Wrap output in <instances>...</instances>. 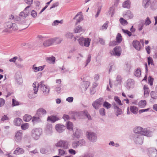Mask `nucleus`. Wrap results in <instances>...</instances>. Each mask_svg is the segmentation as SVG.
I'll use <instances>...</instances> for the list:
<instances>
[{
  "mask_svg": "<svg viewBox=\"0 0 157 157\" xmlns=\"http://www.w3.org/2000/svg\"><path fill=\"white\" fill-rule=\"evenodd\" d=\"M134 132L135 133L140 134L147 137H151L153 135L152 132L149 130L140 126L135 127L134 129Z\"/></svg>",
  "mask_w": 157,
  "mask_h": 157,
  "instance_id": "f257e3e1",
  "label": "nucleus"
},
{
  "mask_svg": "<svg viewBox=\"0 0 157 157\" xmlns=\"http://www.w3.org/2000/svg\"><path fill=\"white\" fill-rule=\"evenodd\" d=\"M42 131L40 128H37L33 129L30 133L31 136L35 140H38L42 134Z\"/></svg>",
  "mask_w": 157,
  "mask_h": 157,
  "instance_id": "f03ea898",
  "label": "nucleus"
},
{
  "mask_svg": "<svg viewBox=\"0 0 157 157\" xmlns=\"http://www.w3.org/2000/svg\"><path fill=\"white\" fill-rule=\"evenodd\" d=\"M37 86H38L39 88H40L41 90L43 92L45 95H48L49 93L50 88L44 84L43 81H41L39 83H38Z\"/></svg>",
  "mask_w": 157,
  "mask_h": 157,
  "instance_id": "7ed1b4c3",
  "label": "nucleus"
},
{
  "mask_svg": "<svg viewBox=\"0 0 157 157\" xmlns=\"http://www.w3.org/2000/svg\"><path fill=\"white\" fill-rule=\"evenodd\" d=\"M57 147H59L63 148V149H66L69 148L70 144L69 142L67 140H60L55 144Z\"/></svg>",
  "mask_w": 157,
  "mask_h": 157,
  "instance_id": "20e7f679",
  "label": "nucleus"
},
{
  "mask_svg": "<svg viewBox=\"0 0 157 157\" xmlns=\"http://www.w3.org/2000/svg\"><path fill=\"white\" fill-rule=\"evenodd\" d=\"M38 82H34L33 84V89L30 90L29 92V97L30 98H35L36 96V94H37L38 91V87L37 86Z\"/></svg>",
  "mask_w": 157,
  "mask_h": 157,
  "instance_id": "39448f33",
  "label": "nucleus"
},
{
  "mask_svg": "<svg viewBox=\"0 0 157 157\" xmlns=\"http://www.w3.org/2000/svg\"><path fill=\"white\" fill-rule=\"evenodd\" d=\"M91 40L88 38H85L83 37H80L78 39V42L79 44L82 46L88 47L90 45Z\"/></svg>",
  "mask_w": 157,
  "mask_h": 157,
  "instance_id": "423d86ee",
  "label": "nucleus"
},
{
  "mask_svg": "<svg viewBox=\"0 0 157 157\" xmlns=\"http://www.w3.org/2000/svg\"><path fill=\"white\" fill-rule=\"evenodd\" d=\"M135 144H142L143 142V137L140 135H135L133 139Z\"/></svg>",
  "mask_w": 157,
  "mask_h": 157,
  "instance_id": "0eeeda50",
  "label": "nucleus"
},
{
  "mask_svg": "<svg viewBox=\"0 0 157 157\" xmlns=\"http://www.w3.org/2000/svg\"><path fill=\"white\" fill-rule=\"evenodd\" d=\"M104 99L102 98H100L94 101L92 103V106L96 109L99 108L103 101Z\"/></svg>",
  "mask_w": 157,
  "mask_h": 157,
  "instance_id": "6e6552de",
  "label": "nucleus"
},
{
  "mask_svg": "<svg viewBox=\"0 0 157 157\" xmlns=\"http://www.w3.org/2000/svg\"><path fill=\"white\" fill-rule=\"evenodd\" d=\"M87 137L89 140L92 142H95L97 140V136L96 133L94 132H87Z\"/></svg>",
  "mask_w": 157,
  "mask_h": 157,
  "instance_id": "1a4fd4ad",
  "label": "nucleus"
},
{
  "mask_svg": "<svg viewBox=\"0 0 157 157\" xmlns=\"http://www.w3.org/2000/svg\"><path fill=\"white\" fill-rule=\"evenodd\" d=\"M22 130H18L14 134V140L17 142L21 141L22 138Z\"/></svg>",
  "mask_w": 157,
  "mask_h": 157,
  "instance_id": "9d476101",
  "label": "nucleus"
},
{
  "mask_svg": "<svg viewBox=\"0 0 157 157\" xmlns=\"http://www.w3.org/2000/svg\"><path fill=\"white\" fill-rule=\"evenodd\" d=\"M90 83L89 82L83 80L81 83L80 88L82 91H86L90 86Z\"/></svg>",
  "mask_w": 157,
  "mask_h": 157,
  "instance_id": "9b49d317",
  "label": "nucleus"
},
{
  "mask_svg": "<svg viewBox=\"0 0 157 157\" xmlns=\"http://www.w3.org/2000/svg\"><path fill=\"white\" fill-rule=\"evenodd\" d=\"M125 86L128 90L133 88L134 86V82L133 79H128L125 84Z\"/></svg>",
  "mask_w": 157,
  "mask_h": 157,
  "instance_id": "f8f14e48",
  "label": "nucleus"
},
{
  "mask_svg": "<svg viewBox=\"0 0 157 157\" xmlns=\"http://www.w3.org/2000/svg\"><path fill=\"white\" fill-rule=\"evenodd\" d=\"M148 154L150 157H157V150L154 148H149Z\"/></svg>",
  "mask_w": 157,
  "mask_h": 157,
  "instance_id": "ddd939ff",
  "label": "nucleus"
},
{
  "mask_svg": "<svg viewBox=\"0 0 157 157\" xmlns=\"http://www.w3.org/2000/svg\"><path fill=\"white\" fill-rule=\"evenodd\" d=\"M112 105L115 110V114L117 116H118L119 115H121L122 113V110L117 106L115 102H113Z\"/></svg>",
  "mask_w": 157,
  "mask_h": 157,
  "instance_id": "4468645a",
  "label": "nucleus"
},
{
  "mask_svg": "<svg viewBox=\"0 0 157 157\" xmlns=\"http://www.w3.org/2000/svg\"><path fill=\"white\" fill-rule=\"evenodd\" d=\"M46 113V111L43 108H40L37 110L35 116L41 117L43 115H45Z\"/></svg>",
  "mask_w": 157,
  "mask_h": 157,
  "instance_id": "2eb2a0df",
  "label": "nucleus"
},
{
  "mask_svg": "<svg viewBox=\"0 0 157 157\" xmlns=\"http://www.w3.org/2000/svg\"><path fill=\"white\" fill-rule=\"evenodd\" d=\"M73 134L74 137L77 138H79L82 135V131L80 129L76 128L73 130Z\"/></svg>",
  "mask_w": 157,
  "mask_h": 157,
  "instance_id": "dca6fc26",
  "label": "nucleus"
},
{
  "mask_svg": "<svg viewBox=\"0 0 157 157\" xmlns=\"http://www.w3.org/2000/svg\"><path fill=\"white\" fill-rule=\"evenodd\" d=\"M45 132L46 134L49 136L52 135L53 133L52 126L51 124H48L46 126Z\"/></svg>",
  "mask_w": 157,
  "mask_h": 157,
  "instance_id": "f3484780",
  "label": "nucleus"
},
{
  "mask_svg": "<svg viewBox=\"0 0 157 157\" xmlns=\"http://www.w3.org/2000/svg\"><path fill=\"white\" fill-rule=\"evenodd\" d=\"M55 128L57 132L60 133L64 130L65 127L62 124H59L56 125Z\"/></svg>",
  "mask_w": 157,
  "mask_h": 157,
  "instance_id": "a211bd4d",
  "label": "nucleus"
},
{
  "mask_svg": "<svg viewBox=\"0 0 157 157\" xmlns=\"http://www.w3.org/2000/svg\"><path fill=\"white\" fill-rule=\"evenodd\" d=\"M81 13V12L78 13L74 18V19L77 18L76 22L75 23L76 25H77L78 23H80V21L83 19V16Z\"/></svg>",
  "mask_w": 157,
  "mask_h": 157,
  "instance_id": "6ab92c4d",
  "label": "nucleus"
},
{
  "mask_svg": "<svg viewBox=\"0 0 157 157\" xmlns=\"http://www.w3.org/2000/svg\"><path fill=\"white\" fill-rule=\"evenodd\" d=\"M132 45L137 50H140L141 48V45L140 42L136 40H134L132 42Z\"/></svg>",
  "mask_w": 157,
  "mask_h": 157,
  "instance_id": "aec40b11",
  "label": "nucleus"
},
{
  "mask_svg": "<svg viewBox=\"0 0 157 157\" xmlns=\"http://www.w3.org/2000/svg\"><path fill=\"white\" fill-rule=\"evenodd\" d=\"M13 25V23L10 22L6 23L5 25V31L6 32H11V28Z\"/></svg>",
  "mask_w": 157,
  "mask_h": 157,
  "instance_id": "412c9836",
  "label": "nucleus"
},
{
  "mask_svg": "<svg viewBox=\"0 0 157 157\" xmlns=\"http://www.w3.org/2000/svg\"><path fill=\"white\" fill-rule=\"evenodd\" d=\"M144 97L145 98H147L149 95L150 92L149 89L147 85H145L144 86Z\"/></svg>",
  "mask_w": 157,
  "mask_h": 157,
  "instance_id": "4be33fe9",
  "label": "nucleus"
},
{
  "mask_svg": "<svg viewBox=\"0 0 157 157\" xmlns=\"http://www.w3.org/2000/svg\"><path fill=\"white\" fill-rule=\"evenodd\" d=\"M120 47L117 46L113 49V55L116 56H119L121 55Z\"/></svg>",
  "mask_w": 157,
  "mask_h": 157,
  "instance_id": "5701e85b",
  "label": "nucleus"
},
{
  "mask_svg": "<svg viewBox=\"0 0 157 157\" xmlns=\"http://www.w3.org/2000/svg\"><path fill=\"white\" fill-rule=\"evenodd\" d=\"M53 40L52 39L47 40L44 42L43 44L45 47L50 46L53 44Z\"/></svg>",
  "mask_w": 157,
  "mask_h": 157,
  "instance_id": "b1692460",
  "label": "nucleus"
},
{
  "mask_svg": "<svg viewBox=\"0 0 157 157\" xmlns=\"http://www.w3.org/2000/svg\"><path fill=\"white\" fill-rule=\"evenodd\" d=\"M24 152V149L21 148L17 147L16 149L14 151V154L16 155H18L21 154H22Z\"/></svg>",
  "mask_w": 157,
  "mask_h": 157,
  "instance_id": "393cba45",
  "label": "nucleus"
},
{
  "mask_svg": "<svg viewBox=\"0 0 157 157\" xmlns=\"http://www.w3.org/2000/svg\"><path fill=\"white\" fill-rule=\"evenodd\" d=\"M40 118L41 117H40L36 116L33 117L32 118V121L33 123L34 124L42 122Z\"/></svg>",
  "mask_w": 157,
  "mask_h": 157,
  "instance_id": "a878e982",
  "label": "nucleus"
},
{
  "mask_svg": "<svg viewBox=\"0 0 157 157\" xmlns=\"http://www.w3.org/2000/svg\"><path fill=\"white\" fill-rule=\"evenodd\" d=\"M59 118L56 116H51L48 117L47 119V121H50L52 123H54L56 121L58 120Z\"/></svg>",
  "mask_w": 157,
  "mask_h": 157,
  "instance_id": "bb28decb",
  "label": "nucleus"
},
{
  "mask_svg": "<svg viewBox=\"0 0 157 157\" xmlns=\"http://www.w3.org/2000/svg\"><path fill=\"white\" fill-rule=\"evenodd\" d=\"M22 122V120L19 118H15L13 121L14 124L17 126H20Z\"/></svg>",
  "mask_w": 157,
  "mask_h": 157,
  "instance_id": "cd10ccee",
  "label": "nucleus"
},
{
  "mask_svg": "<svg viewBox=\"0 0 157 157\" xmlns=\"http://www.w3.org/2000/svg\"><path fill=\"white\" fill-rule=\"evenodd\" d=\"M130 110L131 112L135 114H136L137 113L138 108L135 106H130Z\"/></svg>",
  "mask_w": 157,
  "mask_h": 157,
  "instance_id": "c85d7f7f",
  "label": "nucleus"
},
{
  "mask_svg": "<svg viewBox=\"0 0 157 157\" xmlns=\"http://www.w3.org/2000/svg\"><path fill=\"white\" fill-rule=\"evenodd\" d=\"M44 68V67L43 66H40L39 67H36L35 65L33 66V69L35 72H37L42 71Z\"/></svg>",
  "mask_w": 157,
  "mask_h": 157,
  "instance_id": "c756f323",
  "label": "nucleus"
},
{
  "mask_svg": "<svg viewBox=\"0 0 157 157\" xmlns=\"http://www.w3.org/2000/svg\"><path fill=\"white\" fill-rule=\"evenodd\" d=\"M58 155L60 156H63L67 155V153L64 149L60 148L58 150Z\"/></svg>",
  "mask_w": 157,
  "mask_h": 157,
  "instance_id": "7c9ffc66",
  "label": "nucleus"
},
{
  "mask_svg": "<svg viewBox=\"0 0 157 157\" xmlns=\"http://www.w3.org/2000/svg\"><path fill=\"white\" fill-rule=\"evenodd\" d=\"M32 118L31 115L28 114H25L24 116L23 120L26 122H29Z\"/></svg>",
  "mask_w": 157,
  "mask_h": 157,
  "instance_id": "2f4dec72",
  "label": "nucleus"
},
{
  "mask_svg": "<svg viewBox=\"0 0 157 157\" xmlns=\"http://www.w3.org/2000/svg\"><path fill=\"white\" fill-rule=\"evenodd\" d=\"M151 0H143V5L145 8H147L150 3Z\"/></svg>",
  "mask_w": 157,
  "mask_h": 157,
  "instance_id": "473e14b6",
  "label": "nucleus"
},
{
  "mask_svg": "<svg viewBox=\"0 0 157 157\" xmlns=\"http://www.w3.org/2000/svg\"><path fill=\"white\" fill-rule=\"evenodd\" d=\"M67 128L69 130H73V124L72 122L68 121L67 123Z\"/></svg>",
  "mask_w": 157,
  "mask_h": 157,
  "instance_id": "72a5a7b5",
  "label": "nucleus"
},
{
  "mask_svg": "<svg viewBox=\"0 0 157 157\" xmlns=\"http://www.w3.org/2000/svg\"><path fill=\"white\" fill-rule=\"evenodd\" d=\"M146 105V101L145 100H141L139 102V106L141 108H144Z\"/></svg>",
  "mask_w": 157,
  "mask_h": 157,
  "instance_id": "f704fd0d",
  "label": "nucleus"
},
{
  "mask_svg": "<svg viewBox=\"0 0 157 157\" xmlns=\"http://www.w3.org/2000/svg\"><path fill=\"white\" fill-rule=\"evenodd\" d=\"M130 3L129 0L126 1L123 3V6L124 8H128L130 7Z\"/></svg>",
  "mask_w": 157,
  "mask_h": 157,
  "instance_id": "c9c22d12",
  "label": "nucleus"
},
{
  "mask_svg": "<svg viewBox=\"0 0 157 157\" xmlns=\"http://www.w3.org/2000/svg\"><path fill=\"white\" fill-rule=\"evenodd\" d=\"M151 96L152 98L154 99H157V93L155 91H151L150 93Z\"/></svg>",
  "mask_w": 157,
  "mask_h": 157,
  "instance_id": "e433bc0d",
  "label": "nucleus"
},
{
  "mask_svg": "<svg viewBox=\"0 0 157 157\" xmlns=\"http://www.w3.org/2000/svg\"><path fill=\"white\" fill-rule=\"evenodd\" d=\"M78 141H73L72 143V148H77L78 146H80Z\"/></svg>",
  "mask_w": 157,
  "mask_h": 157,
  "instance_id": "4c0bfd02",
  "label": "nucleus"
},
{
  "mask_svg": "<svg viewBox=\"0 0 157 157\" xmlns=\"http://www.w3.org/2000/svg\"><path fill=\"white\" fill-rule=\"evenodd\" d=\"M141 71L140 69H137L134 73L135 75L137 77H139L141 75Z\"/></svg>",
  "mask_w": 157,
  "mask_h": 157,
  "instance_id": "58836bf2",
  "label": "nucleus"
},
{
  "mask_svg": "<svg viewBox=\"0 0 157 157\" xmlns=\"http://www.w3.org/2000/svg\"><path fill=\"white\" fill-rule=\"evenodd\" d=\"M103 106L106 108L107 109H108L110 108L111 107V104L108 103L107 101H105L104 102Z\"/></svg>",
  "mask_w": 157,
  "mask_h": 157,
  "instance_id": "ea45409f",
  "label": "nucleus"
},
{
  "mask_svg": "<svg viewBox=\"0 0 157 157\" xmlns=\"http://www.w3.org/2000/svg\"><path fill=\"white\" fill-rule=\"evenodd\" d=\"M82 31V29L81 26H79L77 27L74 29V31L75 33H80Z\"/></svg>",
  "mask_w": 157,
  "mask_h": 157,
  "instance_id": "a19ab883",
  "label": "nucleus"
},
{
  "mask_svg": "<svg viewBox=\"0 0 157 157\" xmlns=\"http://www.w3.org/2000/svg\"><path fill=\"white\" fill-rule=\"evenodd\" d=\"M119 20L120 23L122 25H126L128 24V22L127 21L122 17L120 18Z\"/></svg>",
  "mask_w": 157,
  "mask_h": 157,
  "instance_id": "79ce46f5",
  "label": "nucleus"
},
{
  "mask_svg": "<svg viewBox=\"0 0 157 157\" xmlns=\"http://www.w3.org/2000/svg\"><path fill=\"white\" fill-rule=\"evenodd\" d=\"M116 40L117 42H118V43H121L122 41V36L120 33H118L117 34L116 38Z\"/></svg>",
  "mask_w": 157,
  "mask_h": 157,
  "instance_id": "37998d69",
  "label": "nucleus"
},
{
  "mask_svg": "<svg viewBox=\"0 0 157 157\" xmlns=\"http://www.w3.org/2000/svg\"><path fill=\"white\" fill-rule=\"evenodd\" d=\"M114 100L118 105H122V104L121 103V101L118 97L117 96L114 97Z\"/></svg>",
  "mask_w": 157,
  "mask_h": 157,
  "instance_id": "c03bdc74",
  "label": "nucleus"
},
{
  "mask_svg": "<svg viewBox=\"0 0 157 157\" xmlns=\"http://www.w3.org/2000/svg\"><path fill=\"white\" fill-rule=\"evenodd\" d=\"M53 40V43L55 42L56 44H59L61 43L62 41V39L59 38H56L52 39Z\"/></svg>",
  "mask_w": 157,
  "mask_h": 157,
  "instance_id": "a18cd8bd",
  "label": "nucleus"
},
{
  "mask_svg": "<svg viewBox=\"0 0 157 157\" xmlns=\"http://www.w3.org/2000/svg\"><path fill=\"white\" fill-rule=\"evenodd\" d=\"M19 105V102L13 98L12 100V106L13 107Z\"/></svg>",
  "mask_w": 157,
  "mask_h": 157,
  "instance_id": "49530a36",
  "label": "nucleus"
},
{
  "mask_svg": "<svg viewBox=\"0 0 157 157\" xmlns=\"http://www.w3.org/2000/svg\"><path fill=\"white\" fill-rule=\"evenodd\" d=\"M29 124L28 123H25L22 124L21 128L22 130H25L28 128Z\"/></svg>",
  "mask_w": 157,
  "mask_h": 157,
  "instance_id": "de8ad7c7",
  "label": "nucleus"
},
{
  "mask_svg": "<svg viewBox=\"0 0 157 157\" xmlns=\"http://www.w3.org/2000/svg\"><path fill=\"white\" fill-rule=\"evenodd\" d=\"M99 112L101 115L103 116L105 115V110L104 108L100 109L99 110Z\"/></svg>",
  "mask_w": 157,
  "mask_h": 157,
  "instance_id": "09e8293b",
  "label": "nucleus"
},
{
  "mask_svg": "<svg viewBox=\"0 0 157 157\" xmlns=\"http://www.w3.org/2000/svg\"><path fill=\"white\" fill-rule=\"evenodd\" d=\"M109 23V21H107L105 22V23L104 24L101 28L102 30L104 29H107Z\"/></svg>",
  "mask_w": 157,
  "mask_h": 157,
  "instance_id": "8fccbe9b",
  "label": "nucleus"
},
{
  "mask_svg": "<svg viewBox=\"0 0 157 157\" xmlns=\"http://www.w3.org/2000/svg\"><path fill=\"white\" fill-rule=\"evenodd\" d=\"M18 29V28L16 24L14 23H13V25L12 26V28H11V32L13 31L17 30Z\"/></svg>",
  "mask_w": 157,
  "mask_h": 157,
  "instance_id": "3c124183",
  "label": "nucleus"
},
{
  "mask_svg": "<svg viewBox=\"0 0 157 157\" xmlns=\"http://www.w3.org/2000/svg\"><path fill=\"white\" fill-rule=\"evenodd\" d=\"M147 62L149 65L151 64V65H153V61L152 58L150 57H148Z\"/></svg>",
  "mask_w": 157,
  "mask_h": 157,
  "instance_id": "603ef678",
  "label": "nucleus"
},
{
  "mask_svg": "<svg viewBox=\"0 0 157 157\" xmlns=\"http://www.w3.org/2000/svg\"><path fill=\"white\" fill-rule=\"evenodd\" d=\"M53 87L56 92L57 93L59 94L60 93L61 88L60 87L54 86Z\"/></svg>",
  "mask_w": 157,
  "mask_h": 157,
  "instance_id": "864d4df0",
  "label": "nucleus"
},
{
  "mask_svg": "<svg viewBox=\"0 0 157 157\" xmlns=\"http://www.w3.org/2000/svg\"><path fill=\"white\" fill-rule=\"evenodd\" d=\"M74 117L73 118H74L75 120L76 119H80V115L79 114V112H75L74 113Z\"/></svg>",
  "mask_w": 157,
  "mask_h": 157,
  "instance_id": "5fc2aeb1",
  "label": "nucleus"
},
{
  "mask_svg": "<svg viewBox=\"0 0 157 157\" xmlns=\"http://www.w3.org/2000/svg\"><path fill=\"white\" fill-rule=\"evenodd\" d=\"M86 110L79 112L80 118H82L85 116Z\"/></svg>",
  "mask_w": 157,
  "mask_h": 157,
  "instance_id": "6e6d98bb",
  "label": "nucleus"
},
{
  "mask_svg": "<svg viewBox=\"0 0 157 157\" xmlns=\"http://www.w3.org/2000/svg\"><path fill=\"white\" fill-rule=\"evenodd\" d=\"M123 32L125 34H127L129 36H132V33L127 30L122 29Z\"/></svg>",
  "mask_w": 157,
  "mask_h": 157,
  "instance_id": "4d7b16f0",
  "label": "nucleus"
},
{
  "mask_svg": "<svg viewBox=\"0 0 157 157\" xmlns=\"http://www.w3.org/2000/svg\"><path fill=\"white\" fill-rule=\"evenodd\" d=\"M47 59L49 61V63H54L55 60V58L54 57H52L48 58Z\"/></svg>",
  "mask_w": 157,
  "mask_h": 157,
  "instance_id": "13d9d810",
  "label": "nucleus"
},
{
  "mask_svg": "<svg viewBox=\"0 0 157 157\" xmlns=\"http://www.w3.org/2000/svg\"><path fill=\"white\" fill-rule=\"evenodd\" d=\"M5 100L2 98H0V107L3 106L5 103Z\"/></svg>",
  "mask_w": 157,
  "mask_h": 157,
  "instance_id": "bf43d9fd",
  "label": "nucleus"
},
{
  "mask_svg": "<svg viewBox=\"0 0 157 157\" xmlns=\"http://www.w3.org/2000/svg\"><path fill=\"white\" fill-rule=\"evenodd\" d=\"M62 21H59L58 20L55 21L52 24V25L53 26H56L58 25L59 23H62Z\"/></svg>",
  "mask_w": 157,
  "mask_h": 157,
  "instance_id": "052dcab7",
  "label": "nucleus"
},
{
  "mask_svg": "<svg viewBox=\"0 0 157 157\" xmlns=\"http://www.w3.org/2000/svg\"><path fill=\"white\" fill-rule=\"evenodd\" d=\"M78 141V143H79L80 146H82L83 145H84L86 143L85 140L83 139L80 140Z\"/></svg>",
  "mask_w": 157,
  "mask_h": 157,
  "instance_id": "680f3d73",
  "label": "nucleus"
},
{
  "mask_svg": "<svg viewBox=\"0 0 157 157\" xmlns=\"http://www.w3.org/2000/svg\"><path fill=\"white\" fill-rule=\"evenodd\" d=\"M66 37L67 38H72L73 36V35L72 33H68L65 35Z\"/></svg>",
  "mask_w": 157,
  "mask_h": 157,
  "instance_id": "e2e57ef3",
  "label": "nucleus"
},
{
  "mask_svg": "<svg viewBox=\"0 0 157 157\" xmlns=\"http://www.w3.org/2000/svg\"><path fill=\"white\" fill-rule=\"evenodd\" d=\"M69 153L72 155H75L76 154L75 151L72 149H70L68 150Z\"/></svg>",
  "mask_w": 157,
  "mask_h": 157,
  "instance_id": "0e129e2a",
  "label": "nucleus"
},
{
  "mask_svg": "<svg viewBox=\"0 0 157 157\" xmlns=\"http://www.w3.org/2000/svg\"><path fill=\"white\" fill-rule=\"evenodd\" d=\"M30 7V6H28L26 7L25 8V10H24V12L25 13V14H27V16H28V14L29 13V10H28V9Z\"/></svg>",
  "mask_w": 157,
  "mask_h": 157,
  "instance_id": "69168bd1",
  "label": "nucleus"
},
{
  "mask_svg": "<svg viewBox=\"0 0 157 157\" xmlns=\"http://www.w3.org/2000/svg\"><path fill=\"white\" fill-rule=\"evenodd\" d=\"M73 99H74V98H73V97H70L67 98H66V100L67 101H68L69 102H73Z\"/></svg>",
  "mask_w": 157,
  "mask_h": 157,
  "instance_id": "338daca9",
  "label": "nucleus"
},
{
  "mask_svg": "<svg viewBox=\"0 0 157 157\" xmlns=\"http://www.w3.org/2000/svg\"><path fill=\"white\" fill-rule=\"evenodd\" d=\"M149 109L147 108V109H140L139 111V113L140 114H141L142 113L145 112H147L148 111V110H149Z\"/></svg>",
  "mask_w": 157,
  "mask_h": 157,
  "instance_id": "774afa93",
  "label": "nucleus"
}]
</instances>
